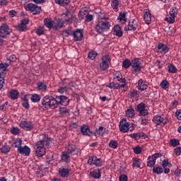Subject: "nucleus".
Segmentation results:
<instances>
[{"label": "nucleus", "instance_id": "nucleus-4", "mask_svg": "<svg viewBox=\"0 0 181 181\" xmlns=\"http://www.w3.org/2000/svg\"><path fill=\"white\" fill-rule=\"evenodd\" d=\"M25 9L32 12L33 15H39L42 11L41 7L30 3L25 6Z\"/></svg>", "mask_w": 181, "mask_h": 181}, {"label": "nucleus", "instance_id": "nucleus-27", "mask_svg": "<svg viewBox=\"0 0 181 181\" xmlns=\"http://www.w3.org/2000/svg\"><path fill=\"white\" fill-rule=\"evenodd\" d=\"M10 97L11 100H18L19 98V92L16 90H13L10 92Z\"/></svg>", "mask_w": 181, "mask_h": 181}, {"label": "nucleus", "instance_id": "nucleus-47", "mask_svg": "<svg viewBox=\"0 0 181 181\" xmlns=\"http://www.w3.org/2000/svg\"><path fill=\"white\" fill-rule=\"evenodd\" d=\"M160 87L164 90L169 88V82L167 80H163L160 83Z\"/></svg>", "mask_w": 181, "mask_h": 181}, {"label": "nucleus", "instance_id": "nucleus-15", "mask_svg": "<svg viewBox=\"0 0 181 181\" xmlns=\"http://www.w3.org/2000/svg\"><path fill=\"white\" fill-rule=\"evenodd\" d=\"M81 132H82L83 135H86V136H91L93 135V132L90 130V127L86 124L81 127Z\"/></svg>", "mask_w": 181, "mask_h": 181}, {"label": "nucleus", "instance_id": "nucleus-17", "mask_svg": "<svg viewBox=\"0 0 181 181\" xmlns=\"http://www.w3.org/2000/svg\"><path fill=\"white\" fill-rule=\"evenodd\" d=\"M48 107L52 108V110H54L59 107V100L57 96H56L55 98L51 96V100L49 101V105Z\"/></svg>", "mask_w": 181, "mask_h": 181}, {"label": "nucleus", "instance_id": "nucleus-3", "mask_svg": "<svg viewBox=\"0 0 181 181\" xmlns=\"http://www.w3.org/2000/svg\"><path fill=\"white\" fill-rule=\"evenodd\" d=\"M132 67L134 69V73H138L144 69L142 66V63L141 62V59L138 58H135L132 60Z\"/></svg>", "mask_w": 181, "mask_h": 181}, {"label": "nucleus", "instance_id": "nucleus-45", "mask_svg": "<svg viewBox=\"0 0 181 181\" xmlns=\"http://www.w3.org/2000/svg\"><path fill=\"white\" fill-rule=\"evenodd\" d=\"M112 7L116 11H118V5H119V1L118 0H113L111 3Z\"/></svg>", "mask_w": 181, "mask_h": 181}, {"label": "nucleus", "instance_id": "nucleus-53", "mask_svg": "<svg viewBox=\"0 0 181 181\" xmlns=\"http://www.w3.org/2000/svg\"><path fill=\"white\" fill-rule=\"evenodd\" d=\"M68 90H69V87L62 86L59 88H58V93H60V94H63V93L67 92Z\"/></svg>", "mask_w": 181, "mask_h": 181}, {"label": "nucleus", "instance_id": "nucleus-44", "mask_svg": "<svg viewBox=\"0 0 181 181\" xmlns=\"http://www.w3.org/2000/svg\"><path fill=\"white\" fill-rule=\"evenodd\" d=\"M37 87H38L39 90H43L44 91H46V90L47 88V86L43 82L38 83Z\"/></svg>", "mask_w": 181, "mask_h": 181}, {"label": "nucleus", "instance_id": "nucleus-2", "mask_svg": "<svg viewBox=\"0 0 181 181\" xmlns=\"http://www.w3.org/2000/svg\"><path fill=\"white\" fill-rule=\"evenodd\" d=\"M110 23L107 21H100L95 26V30L98 33H104V32H107L108 29H110Z\"/></svg>", "mask_w": 181, "mask_h": 181}, {"label": "nucleus", "instance_id": "nucleus-48", "mask_svg": "<svg viewBox=\"0 0 181 181\" xmlns=\"http://www.w3.org/2000/svg\"><path fill=\"white\" fill-rule=\"evenodd\" d=\"M168 71L169 73L175 74L177 71V69H176V66H175V65L171 64L168 66Z\"/></svg>", "mask_w": 181, "mask_h": 181}, {"label": "nucleus", "instance_id": "nucleus-50", "mask_svg": "<svg viewBox=\"0 0 181 181\" xmlns=\"http://www.w3.org/2000/svg\"><path fill=\"white\" fill-rule=\"evenodd\" d=\"M96 56H97V53L94 51L90 52L88 54V59H90V60H94Z\"/></svg>", "mask_w": 181, "mask_h": 181}, {"label": "nucleus", "instance_id": "nucleus-28", "mask_svg": "<svg viewBox=\"0 0 181 181\" xmlns=\"http://www.w3.org/2000/svg\"><path fill=\"white\" fill-rule=\"evenodd\" d=\"M147 160V166H148V168H155V163H156V160H153L151 156H148Z\"/></svg>", "mask_w": 181, "mask_h": 181}, {"label": "nucleus", "instance_id": "nucleus-14", "mask_svg": "<svg viewBox=\"0 0 181 181\" xmlns=\"http://www.w3.org/2000/svg\"><path fill=\"white\" fill-rule=\"evenodd\" d=\"M58 98V104L61 105H64L65 107L69 105V103H70V100L66 95H59L57 96Z\"/></svg>", "mask_w": 181, "mask_h": 181}, {"label": "nucleus", "instance_id": "nucleus-43", "mask_svg": "<svg viewBox=\"0 0 181 181\" xmlns=\"http://www.w3.org/2000/svg\"><path fill=\"white\" fill-rule=\"evenodd\" d=\"M126 114H127V117L132 118V117H135V110H134V109H129L126 112Z\"/></svg>", "mask_w": 181, "mask_h": 181}, {"label": "nucleus", "instance_id": "nucleus-39", "mask_svg": "<svg viewBox=\"0 0 181 181\" xmlns=\"http://www.w3.org/2000/svg\"><path fill=\"white\" fill-rule=\"evenodd\" d=\"M153 173H156V175H160L161 173H163V168L160 167H153Z\"/></svg>", "mask_w": 181, "mask_h": 181}, {"label": "nucleus", "instance_id": "nucleus-1", "mask_svg": "<svg viewBox=\"0 0 181 181\" xmlns=\"http://www.w3.org/2000/svg\"><path fill=\"white\" fill-rule=\"evenodd\" d=\"M50 142H52V139L49 138L47 134L40 135V141L36 143V150L35 153L38 158H42L44 155H46V146L49 148L50 146Z\"/></svg>", "mask_w": 181, "mask_h": 181}, {"label": "nucleus", "instance_id": "nucleus-26", "mask_svg": "<svg viewBox=\"0 0 181 181\" xmlns=\"http://www.w3.org/2000/svg\"><path fill=\"white\" fill-rule=\"evenodd\" d=\"M51 99H52V96H49V95L45 96L42 99V105H45V107H49Z\"/></svg>", "mask_w": 181, "mask_h": 181}, {"label": "nucleus", "instance_id": "nucleus-34", "mask_svg": "<svg viewBox=\"0 0 181 181\" xmlns=\"http://www.w3.org/2000/svg\"><path fill=\"white\" fill-rule=\"evenodd\" d=\"M0 151H1V153H8V152H9V151H11V146L5 144L1 148H0Z\"/></svg>", "mask_w": 181, "mask_h": 181}, {"label": "nucleus", "instance_id": "nucleus-24", "mask_svg": "<svg viewBox=\"0 0 181 181\" xmlns=\"http://www.w3.org/2000/svg\"><path fill=\"white\" fill-rule=\"evenodd\" d=\"M142 163V160L141 158H134L132 160V166L133 168H136L137 169L141 168V164Z\"/></svg>", "mask_w": 181, "mask_h": 181}, {"label": "nucleus", "instance_id": "nucleus-61", "mask_svg": "<svg viewBox=\"0 0 181 181\" xmlns=\"http://www.w3.org/2000/svg\"><path fill=\"white\" fill-rule=\"evenodd\" d=\"M175 155H177V156H180L181 154V147H177L174 149Z\"/></svg>", "mask_w": 181, "mask_h": 181}, {"label": "nucleus", "instance_id": "nucleus-19", "mask_svg": "<svg viewBox=\"0 0 181 181\" xmlns=\"http://www.w3.org/2000/svg\"><path fill=\"white\" fill-rule=\"evenodd\" d=\"M144 21L147 25H150L152 21V14H151V11L149 10L144 11Z\"/></svg>", "mask_w": 181, "mask_h": 181}, {"label": "nucleus", "instance_id": "nucleus-64", "mask_svg": "<svg viewBox=\"0 0 181 181\" xmlns=\"http://www.w3.org/2000/svg\"><path fill=\"white\" fill-rule=\"evenodd\" d=\"M175 115H176L177 119L181 120V111L180 110L177 111L175 112Z\"/></svg>", "mask_w": 181, "mask_h": 181}, {"label": "nucleus", "instance_id": "nucleus-41", "mask_svg": "<svg viewBox=\"0 0 181 181\" xmlns=\"http://www.w3.org/2000/svg\"><path fill=\"white\" fill-rule=\"evenodd\" d=\"M122 65L124 69H129V66H132V62L129 59H126L124 60Z\"/></svg>", "mask_w": 181, "mask_h": 181}, {"label": "nucleus", "instance_id": "nucleus-23", "mask_svg": "<svg viewBox=\"0 0 181 181\" xmlns=\"http://www.w3.org/2000/svg\"><path fill=\"white\" fill-rule=\"evenodd\" d=\"M113 32L116 36H118V37H122L124 33L121 30V26L119 25H115Z\"/></svg>", "mask_w": 181, "mask_h": 181}, {"label": "nucleus", "instance_id": "nucleus-31", "mask_svg": "<svg viewBox=\"0 0 181 181\" xmlns=\"http://www.w3.org/2000/svg\"><path fill=\"white\" fill-rule=\"evenodd\" d=\"M55 4H58L61 6H66L70 4V0H55Z\"/></svg>", "mask_w": 181, "mask_h": 181}, {"label": "nucleus", "instance_id": "nucleus-21", "mask_svg": "<svg viewBox=\"0 0 181 181\" xmlns=\"http://www.w3.org/2000/svg\"><path fill=\"white\" fill-rule=\"evenodd\" d=\"M137 88L140 91H144V90H146V88H148V85L145 83V82H144V80L140 79L138 82Z\"/></svg>", "mask_w": 181, "mask_h": 181}, {"label": "nucleus", "instance_id": "nucleus-20", "mask_svg": "<svg viewBox=\"0 0 181 181\" xmlns=\"http://www.w3.org/2000/svg\"><path fill=\"white\" fill-rule=\"evenodd\" d=\"M44 25L46 26V28H48V29H53L54 21H52V18H45Z\"/></svg>", "mask_w": 181, "mask_h": 181}, {"label": "nucleus", "instance_id": "nucleus-22", "mask_svg": "<svg viewBox=\"0 0 181 181\" xmlns=\"http://www.w3.org/2000/svg\"><path fill=\"white\" fill-rule=\"evenodd\" d=\"M90 176L94 177V179H100L101 177V170H94L90 173Z\"/></svg>", "mask_w": 181, "mask_h": 181}, {"label": "nucleus", "instance_id": "nucleus-37", "mask_svg": "<svg viewBox=\"0 0 181 181\" xmlns=\"http://www.w3.org/2000/svg\"><path fill=\"white\" fill-rule=\"evenodd\" d=\"M170 144L171 146H179L180 145V141L177 139H172L170 140Z\"/></svg>", "mask_w": 181, "mask_h": 181}, {"label": "nucleus", "instance_id": "nucleus-33", "mask_svg": "<svg viewBox=\"0 0 181 181\" xmlns=\"http://www.w3.org/2000/svg\"><path fill=\"white\" fill-rule=\"evenodd\" d=\"M12 146L14 148H21L22 147V139H17L16 141H14L12 144Z\"/></svg>", "mask_w": 181, "mask_h": 181}, {"label": "nucleus", "instance_id": "nucleus-16", "mask_svg": "<svg viewBox=\"0 0 181 181\" xmlns=\"http://www.w3.org/2000/svg\"><path fill=\"white\" fill-rule=\"evenodd\" d=\"M18 153L21 155H25V156H29L30 155V148L28 146H24L23 147H20L18 148Z\"/></svg>", "mask_w": 181, "mask_h": 181}, {"label": "nucleus", "instance_id": "nucleus-40", "mask_svg": "<svg viewBox=\"0 0 181 181\" xmlns=\"http://www.w3.org/2000/svg\"><path fill=\"white\" fill-rule=\"evenodd\" d=\"M109 146L113 149H117V148H118V141L115 140L110 141L109 143Z\"/></svg>", "mask_w": 181, "mask_h": 181}, {"label": "nucleus", "instance_id": "nucleus-9", "mask_svg": "<svg viewBox=\"0 0 181 181\" xmlns=\"http://www.w3.org/2000/svg\"><path fill=\"white\" fill-rule=\"evenodd\" d=\"M6 71V66L4 64H0V90H2L4 84L5 83V79L3 76H5Z\"/></svg>", "mask_w": 181, "mask_h": 181}, {"label": "nucleus", "instance_id": "nucleus-38", "mask_svg": "<svg viewBox=\"0 0 181 181\" xmlns=\"http://www.w3.org/2000/svg\"><path fill=\"white\" fill-rule=\"evenodd\" d=\"M170 16H173L174 18H175V16H177V8H176V6L171 8L170 11Z\"/></svg>", "mask_w": 181, "mask_h": 181}, {"label": "nucleus", "instance_id": "nucleus-59", "mask_svg": "<svg viewBox=\"0 0 181 181\" xmlns=\"http://www.w3.org/2000/svg\"><path fill=\"white\" fill-rule=\"evenodd\" d=\"M161 156H162V153H156L152 155L151 158H152L153 160H156V159H158V158H161Z\"/></svg>", "mask_w": 181, "mask_h": 181}, {"label": "nucleus", "instance_id": "nucleus-11", "mask_svg": "<svg viewBox=\"0 0 181 181\" xmlns=\"http://www.w3.org/2000/svg\"><path fill=\"white\" fill-rule=\"evenodd\" d=\"M138 28V21L130 19L127 26L124 28V30H135Z\"/></svg>", "mask_w": 181, "mask_h": 181}, {"label": "nucleus", "instance_id": "nucleus-56", "mask_svg": "<svg viewBox=\"0 0 181 181\" xmlns=\"http://www.w3.org/2000/svg\"><path fill=\"white\" fill-rule=\"evenodd\" d=\"M95 132L98 135H104V127L100 126L98 129H96Z\"/></svg>", "mask_w": 181, "mask_h": 181}, {"label": "nucleus", "instance_id": "nucleus-58", "mask_svg": "<svg viewBox=\"0 0 181 181\" xmlns=\"http://www.w3.org/2000/svg\"><path fill=\"white\" fill-rule=\"evenodd\" d=\"M131 138H134V139H139L141 138V133H134L130 134Z\"/></svg>", "mask_w": 181, "mask_h": 181}, {"label": "nucleus", "instance_id": "nucleus-13", "mask_svg": "<svg viewBox=\"0 0 181 181\" xmlns=\"http://www.w3.org/2000/svg\"><path fill=\"white\" fill-rule=\"evenodd\" d=\"M88 163V165H95V166H101L103 165L101 159L98 158L97 156L89 157Z\"/></svg>", "mask_w": 181, "mask_h": 181}, {"label": "nucleus", "instance_id": "nucleus-25", "mask_svg": "<svg viewBox=\"0 0 181 181\" xmlns=\"http://www.w3.org/2000/svg\"><path fill=\"white\" fill-rule=\"evenodd\" d=\"M62 160H63V162H66V163H69V162H70V153H69L67 151L62 152Z\"/></svg>", "mask_w": 181, "mask_h": 181}, {"label": "nucleus", "instance_id": "nucleus-55", "mask_svg": "<svg viewBox=\"0 0 181 181\" xmlns=\"http://www.w3.org/2000/svg\"><path fill=\"white\" fill-rule=\"evenodd\" d=\"M175 18L173 16H170L169 17H167L165 18V21L166 22H168V23H175Z\"/></svg>", "mask_w": 181, "mask_h": 181}, {"label": "nucleus", "instance_id": "nucleus-42", "mask_svg": "<svg viewBox=\"0 0 181 181\" xmlns=\"http://www.w3.org/2000/svg\"><path fill=\"white\" fill-rule=\"evenodd\" d=\"M127 16V12L124 11L123 13L122 12H120L119 14V17L117 18V19L119 21H124V22H127V19L125 18Z\"/></svg>", "mask_w": 181, "mask_h": 181}, {"label": "nucleus", "instance_id": "nucleus-5", "mask_svg": "<svg viewBox=\"0 0 181 181\" xmlns=\"http://www.w3.org/2000/svg\"><path fill=\"white\" fill-rule=\"evenodd\" d=\"M111 62V58L109 55H105L102 57V63L100 64V70L105 71L109 67V63Z\"/></svg>", "mask_w": 181, "mask_h": 181}, {"label": "nucleus", "instance_id": "nucleus-32", "mask_svg": "<svg viewBox=\"0 0 181 181\" xmlns=\"http://www.w3.org/2000/svg\"><path fill=\"white\" fill-rule=\"evenodd\" d=\"M62 26H64L63 22L57 21V23H54L52 29H53V30H59V29H62Z\"/></svg>", "mask_w": 181, "mask_h": 181}, {"label": "nucleus", "instance_id": "nucleus-35", "mask_svg": "<svg viewBox=\"0 0 181 181\" xmlns=\"http://www.w3.org/2000/svg\"><path fill=\"white\" fill-rule=\"evenodd\" d=\"M129 97H130L131 98H134V97H139V92L138 90H135L134 89H132L129 91V93L128 94Z\"/></svg>", "mask_w": 181, "mask_h": 181}, {"label": "nucleus", "instance_id": "nucleus-63", "mask_svg": "<svg viewBox=\"0 0 181 181\" xmlns=\"http://www.w3.org/2000/svg\"><path fill=\"white\" fill-rule=\"evenodd\" d=\"M119 181H128V177L125 175H121L119 176Z\"/></svg>", "mask_w": 181, "mask_h": 181}, {"label": "nucleus", "instance_id": "nucleus-12", "mask_svg": "<svg viewBox=\"0 0 181 181\" xmlns=\"http://www.w3.org/2000/svg\"><path fill=\"white\" fill-rule=\"evenodd\" d=\"M59 175L61 177H67L70 175V169L64 165L59 169Z\"/></svg>", "mask_w": 181, "mask_h": 181}, {"label": "nucleus", "instance_id": "nucleus-52", "mask_svg": "<svg viewBox=\"0 0 181 181\" xmlns=\"http://www.w3.org/2000/svg\"><path fill=\"white\" fill-rule=\"evenodd\" d=\"M60 114H70V110L67 109L66 107H60L59 108Z\"/></svg>", "mask_w": 181, "mask_h": 181}, {"label": "nucleus", "instance_id": "nucleus-8", "mask_svg": "<svg viewBox=\"0 0 181 181\" xmlns=\"http://www.w3.org/2000/svg\"><path fill=\"white\" fill-rule=\"evenodd\" d=\"M130 125L131 124L127 122V119L123 118L119 122V131H121V132H128Z\"/></svg>", "mask_w": 181, "mask_h": 181}, {"label": "nucleus", "instance_id": "nucleus-30", "mask_svg": "<svg viewBox=\"0 0 181 181\" xmlns=\"http://www.w3.org/2000/svg\"><path fill=\"white\" fill-rule=\"evenodd\" d=\"M65 16V21L66 22H71L73 21V15L70 11H66V13H64Z\"/></svg>", "mask_w": 181, "mask_h": 181}, {"label": "nucleus", "instance_id": "nucleus-51", "mask_svg": "<svg viewBox=\"0 0 181 181\" xmlns=\"http://www.w3.org/2000/svg\"><path fill=\"white\" fill-rule=\"evenodd\" d=\"M36 33L39 36H42V35L45 34V29L42 27H39L36 30Z\"/></svg>", "mask_w": 181, "mask_h": 181}, {"label": "nucleus", "instance_id": "nucleus-62", "mask_svg": "<svg viewBox=\"0 0 181 181\" xmlns=\"http://www.w3.org/2000/svg\"><path fill=\"white\" fill-rule=\"evenodd\" d=\"M161 53H163L164 54H166L168 52H169V47H168L166 45H164V47L161 49Z\"/></svg>", "mask_w": 181, "mask_h": 181}, {"label": "nucleus", "instance_id": "nucleus-10", "mask_svg": "<svg viewBox=\"0 0 181 181\" xmlns=\"http://www.w3.org/2000/svg\"><path fill=\"white\" fill-rule=\"evenodd\" d=\"M84 31L83 29H76V30L73 32L72 36L74 37V42H80L83 40V35Z\"/></svg>", "mask_w": 181, "mask_h": 181}, {"label": "nucleus", "instance_id": "nucleus-6", "mask_svg": "<svg viewBox=\"0 0 181 181\" xmlns=\"http://www.w3.org/2000/svg\"><path fill=\"white\" fill-rule=\"evenodd\" d=\"M12 33V29L6 24H3L0 27V35L2 38L6 37L7 35Z\"/></svg>", "mask_w": 181, "mask_h": 181}, {"label": "nucleus", "instance_id": "nucleus-18", "mask_svg": "<svg viewBox=\"0 0 181 181\" xmlns=\"http://www.w3.org/2000/svg\"><path fill=\"white\" fill-rule=\"evenodd\" d=\"M69 155H77L78 153V148L75 145H69L66 151Z\"/></svg>", "mask_w": 181, "mask_h": 181}, {"label": "nucleus", "instance_id": "nucleus-49", "mask_svg": "<svg viewBox=\"0 0 181 181\" xmlns=\"http://www.w3.org/2000/svg\"><path fill=\"white\" fill-rule=\"evenodd\" d=\"M17 29L20 32H24V30H26V29H28V25L21 23L18 25Z\"/></svg>", "mask_w": 181, "mask_h": 181}, {"label": "nucleus", "instance_id": "nucleus-7", "mask_svg": "<svg viewBox=\"0 0 181 181\" xmlns=\"http://www.w3.org/2000/svg\"><path fill=\"white\" fill-rule=\"evenodd\" d=\"M19 125L22 129H24V131H32V129L34 128L33 123L28 120L21 121Z\"/></svg>", "mask_w": 181, "mask_h": 181}, {"label": "nucleus", "instance_id": "nucleus-29", "mask_svg": "<svg viewBox=\"0 0 181 181\" xmlns=\"http://www.w3.org/2000/svg\"><path fill=\"white\" fill-rule=\"evenodd\" d=\"M153 121L156 125H160L162 122H163V117H161L160 116H155Z\"/></svg>", "mask_w": 181, "mask_h": 181}, {"label": "nucleus", "instance_id": "nucleus-54", "mask_svg": "<svg viewBox=\"0 0 181 181\" xmlns=\"http://www.w3.org/2000/svg\"><path fill=\"white\" fill-rule=\"evenodd\" d=\"M133 151L134 153H136V155H139L142 152V148H141V146H137L133 148Z\"/></svg>", "mask_w": 181, "mask_h": 181}, {"label": "nucleus", "instance_id": "nucleus-46", "mask_svg": "<svg viewBox=\"0 0 181 181\" xmlns=\"http://www.w3.org/2000/svg\"><path fill=\"white\" fill-rule=\"evenodd\" d=\"M146 107V106L145 105V103H139L137 105V111L139 112V114H140V112H142V111H144V110H145Z\"/></svg>", "mask_w": 181, "mask_h": 181}, {"label": "nucleus", "instance_id": "nucleus-36", "mask_svg": "<svg viewBox=\"0 0 181 181\" xmlns=\"http://www.w3.org/2000/svg\"><path fill=\"white\" fill-rule=\"evenodd\" d=\"M30 100L33 103H39L40 101V95L37 94L31 95Z\"/></svg>", "mask_w": 181, "mask_h": 181}, {"label": "nucleus", "instance_id": "nucleus-60", "mask_svg": "<svg viewBox=\"0 0 181 181\" xmlns=\"http://www.w3.org/2000/svg\"><path fill=\"white\" fill-rule=\"evenodd\" d=\"M112 88H114L115 90H118L119 89V84L115 82L111 83Z\"/></svg>", "mask_w": 181, "mask_h": 181}, {"label": "nucleus", "instance_id": "nucleus-57", "mask_svg": "<svg viewBox=\"0 0 181 181\" xmlns=\"http://www.w3.org/2000/svg\"><path fill=\"white\" fill-rule=\"evenodd\" d=\"M19 128L18 127H12L11 129V132L13 135H18V134H19Z\"/></svg>", "mask_w": 181, "mask_h": 181}]
</instances>
